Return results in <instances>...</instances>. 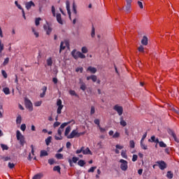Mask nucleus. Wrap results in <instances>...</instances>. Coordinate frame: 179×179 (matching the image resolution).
I'll list each match as a JSON object with an SVG mask.
<instances>
[{
    "instance_id": "27",
    "label": "nucleus",
    "mask_w": 179,
    "mask_h": 179,
    "mask_svg": "<svg viewBox=\"0 0 179 179\" xmlns=\"http://www.w3.org/2000/svg\"><path fill=\"white\" fill-rule=\"evenodd\" d=\"M70 132H71V127L69 126L66 128V130H65V132H64L65 136H69L68 135H69Z\"/></svg>"
},
{
    "instance_id": "25",
    "label": "nucleus",
    "mask_w": 179,
    "mask_h": 179,
    "mask_svg": "<svg viewBox=\"0 0 179 179\" xmlns=\"http://www.w3.org/2000/svg\"><path fill=\"white\" fill-rule=\"evenodd\" d=\"M121 156L123 157V159H128V155H127V151L126 150H122L121 152Z\"/></svg>"
},
{
    "instance_id": "41",
    "label": "nucleus",
    "mask_w": 179,
    "mask_h": 179,
    "mask_svg": "<svg viewBox=\"0 0 179 179\" xmlns=\"http://www.w3.org/2000/svg\"><path fill=\"white\" fill-rule=\"evenodd\" d=\"M141 148L143 149V150H148V145H145L143 143H141Z\"/></svg>"
},
{
    "instance_id": "18",
    "label": "nucleus",
    "mask_w": 179,
    "mask_h": 179,
    "mask_svg": "<svg viewBox=\"0 0 179 179\" xmlns=\"http://www.w3.org/2000/svg\"><path fill=\"white\" fill-rule=\"evenodd\" d=\"M57 17V20L58 22V23H59V24H64V22H62V18L61 17V14H57L56 15Z\"/></svg>"
},
{
    "instance_id": "58",
    "label": "nucleus",
    "mask_w": 179,
    "mask_h": 179,
    "mask_svg": "<svg viewBox=\"0 0 179 179\" xmlns=\"http://www.w3.org/2000/svg\"><path fill=\"white\" fill-rule=\"evenodd\" d=\"M146 136H148V133H145L143 135V137L141 140V143H143V141H145V139L146 138Z\"/></svg>"
},
{
    "instance_id": "11",
    "label": "nucleus",
    "mask_w": 179,
    "mask_h": 179,
    "mask_svg": "<svg viewBox=\"0 0 179 179\" xmlns=\"http://www.w3.org/2000/svg\"><path fill=\"white\" fill-rule=\"evenodd\" d=\"M62 132H64V130L62 129H58L57 130V135L55 136V139L56 141H62Z\"/></svg>"
},
{
    "instance_id": "60",
    "label": "nucleus",
    "mask_w": 179,
    "mask_h": 179,
    "mask_svg": "<svg viewBox=\"0 0 179 179\" xmlns=\"http://www.w3.org/2000/svg\"><path fill=\"white\" fill-rule=\"evenodd\" d=\"M59 125H61V122H56L54 123L53 124V128H57V127H59Z\"/></svg>"
},
{
    "instance_id": "2",
    "label": "nucleus",
    "mask_w": 179,
    "mask_h": 179,
    "mask_svg": "<svg viewBox=\"0 0 179 179\" xmlns=\"http://www.w3.org/2000/svg\"><path fill=\"white\" fill-rule=\"evenodd\" d=\"M16 138L17 141H19L20 145L24 146V143H26V141H24V136H23V134H22V133L19 130H17L16 131Z\"/></svg>"
},
{
    "instance_id": "26",
    "label": "nucleus",
    "mask_w": 179,
    "mask_h": 179,
    "mask_svg": "<svg viewBox=\"0 0 179 179\" xmlns=\"http://www.w3.org/2000/svg\"><path fill=\"white\" fill-rule=\"evenodd\" d=\"M78 166H80V167H83V166H85V164H86V162H85V160L80 159L78 161Z\"/></svg>"
},
{
    "instance_id": "33",
    "label": "nucleus",
    "mask_w": 179,
    "mask_h": 179,
    "mask_svg": "<svg viewBox=\"0 0 179 179\" xmlns=\"http://www.w3.org/2000/svg\"><path fill=\"white\" fill-rule=\"evenodd\" d=\"M168 134L169 135H171V136H173V138H176V134L174 133V131L173 130H171V129H168Z\"/></svg>"
},
{
    "instance_id": "5",
    "label": "nucleus",
    "mask_w": 179,
    "mask_h": 179,
    "mask_svg": "<svg viewBox=\"0 0 179 179\" xmlns=\"http://www.w3.org/2000/svg\"><path fill=\"white\" fill-rule=\"evenodd\" d=\"M25 107L29 110V111H33V103L29 99L26 98L24 99Z\"/></svg>"
},
{
    "instance_id": "50",
    "label": "nucleus",
    "mask_w": 179,
    "mask_h": 179,
    "mask_svg": "<svg viewBox=\"0 0 179 179\" xmlns=\"http://www.w3.org/2000/svg\"><path fill=\"white\" fill-rule=\"evenodd\" d=\"M91 80H92V82H97V76L94 75H92Z\"/></svg>"
},
{
    "instance_id": "17",
    "label": "nucleus",
    "mask_w": 179,
    "mask_h": 179,
    "mask_svg": "<svg viewBox=\"0 0 179 179\" xmlns=\"http://www.w3.org/2000/svg\"><path fill=\"white\" fill-rule=\"evenodd\" d=\"M83 155H93L92 151L89 148H87L85 150L83 149Z\"/></svg>"
},
{
    "instance_id": "35",
    "label": "nucleus",
    "mask_w": 179,
    "mask_h": 179,
    "mask_svg": "<svg viewBox=\"0 0 179 179\" xmlns=\"http://www.w3.org/2000/svg\"><path fill=\"white\" fill-rule=\"evenodd\" d=\"M53 171H57V173H61V167L59 166H55L53 168Z\"/></svg>"
},
{
    "instance_id": "24",
    "label": "nucleus",
    "mask_w": 179,
    "mask_h": 179,
    "mask_svg": "<svg viewBox=\"0 0 179 179\" xmlns=\"http://www.w3.org/2000/svg\"><path fill=\"white\" fill-rule=\"evenodd\" d=\"M52 139V136H48V137L45 140V142L47 146H49V145H50V143Z\"/></svg>"
},
{
    "instance_id": "28",
    "label": "nucleus",
    "mask_w": 179,
    "mask_h": 179,
    "mask_svg": "<svg viewBox=\"0 0 179 179\" xmlns=\"http://www.w3.org/2000/svg\"><path fill=\"white\" fill-rule=\"evenodd\" d=\"M55 157H56V159H58V160H61V159H64V155H62L61 153H57L55 155Z\"/></svg>"
},
{
    "instance_id": "37",
    "label": "nucleus",
    "mask_w": 179,
    "mask_h": 179,
    "mask_svg": "<svg viewBox=\"0 0 179 179\" xmlns=\"http://www.w3.org/2000/svg\"><path fill=\"white\" fill-rule=\"evenodd\" d=\"M44 156H48V152L45 150H41V157H43Z\"/></svg>"
},
{
    "instance_id": "7",
    "label": "nucleus",
    "mask_w": 179,
    "mask_h": 179,
    "mask_svg": "<svg viewBox=\"0 0 179 179\" xmlns=\"http://www.w3.org/2000/svg\"><path fill=\"white\" fill-rule=\"evenodd\" d=\"M57 106L58 107L57 110V114H61V113L62 112V109L64 108V105H62V100L57 99Z\"/></svg>"
},
{
    "instance_id": "21",
    "label": "nucleus",
    "mask_w": 179,
    "mask_h": 179,
    "mask_svg": "<svg viewBox=\"0 0 179 179\" xmlns=\"http://www.w3.org/2000/svg\"><path fill=\"white\" fill-rule=\"evenodd\" d=\"M42 92H43V93H41L40 94V97H41V99H43V97H44V96H45V92H47V87L46 86L43 87Z\"/></svg>"
},
{
    "instance_id": "19",
    "label": "nucleus",
    "mask_w": 179,
    "mask_h": 179,
    "mask_svg": "<svg viewBox=\"0 0 179 179\" xmlns=\"http://www.w3.org/2000/svg\"><path fill=\"white\" fill-rule=\"evenodd\" d=\"M2 92H3L6 95L10 94V90H9L8 87H3Z\"/></svg>"
},
{
    "instance_id": "1",
    "label": "nucleus",
    "mask_w": 179,
    "mask_h": 179,
    "mask_svg": "<svg viewBox=\"0 0 179 179\" xmlns=\"http://www.w3.org/2000/svg\"><path fill=\"white\" fill-rule=\"evenodd\" d=\"M71 55L74 58V59H78V58H81V59H83L86 58V56L83 55V53L79 51H76V49L72 50Z\"/></svg>"
},
{
    "instance_id": "32",
    "label": "nucleus",
    "mask_w": 179,
    "mask_h": 179,
    "mask_svg": "<svg viewBox=\"0 0 179 179\" xmlns=\"http://www.w3.org/2000/svg\"><path fill=\"white\" fill-rule=\"evenodd\" d=\"M129 146H130L131 149L135 148V141H134V140H131L129 141Z\"/></svg>"
},
{
    "instance_id": "56",
    "label": "nucleus",
    "mask_w": 179,
    "mask_h": 179,
    "mask_svg": "<svg viewBox=\"0 0 179 179\" xmlns=\"http://www.w3.org/2000/svg\"><path fill=\"white\" fill-rule=\"evenodd\" d=\"M115 148L116 149L119 150H121L122 149H124V146L123 145H121L120 144H117L115 145Z\"/></svg>"
},
{
    "instance_id": "4",
    "label": "nucleus",
    "mask_w": 179,
    "mask_h": 179,
    "mask_svg": "<svg viewBox=\"0 0 179 179\" xmlns=\"http://www.w3.org/2000/svg\"><path fill=\"white\" fill-rule=\"evenodd\" d=\"M120 169L122 170V171H127L128 170V162L124 159H120Z\"/></svg>"
},
{
    "instance_id": "46",
    "label": "nucleus",
    "mask_w": 179,
    "mask_h": 179,
    "mask_svg": "<svg viewBox=\"0 0 179 179\" xmlns=\"http://www.w3.org/2000/svg\"><path fill=\"white\" fill-rule=\"evenodd\" d=\"M79 160V157H73L71 162L73 163H78V161Z\"/></svg>"
},
{
    "instance_id": "54",
    "label": "nucleus",
    "mask_w": 179,
    "mask_h": 179,
    "mask_svg": "<svg viewBox=\"0 0 179 179\" xmlns=\"http://www.w3.org/2000/svg\"><path fill=\"white\" fill-rule=\"evenodd\" d=\"M120 132L116 131L113 136V139H117L120 136Z\"/></svg>"
},
{
    "instance_id": "22",
    "label": "nucleus",
    "mask_w": 179,
    "mask_h": 179,
    "mask_svg": "<svg viewBox=\"0 0 179 179\" xmlns=\"http://www.w3.org/2000/svg\"><path fill=\"white\" fill-rule=\"evenodd\" d=\"M141 44H143V45H148V37H143V39L141 40Z\"/></svg>"
},
{
    "instance_id": "30",
    "label": "nucleus",
    "mask_w": 179,
    "mask_h": 179,
    "mask_svg": "<svg viewBox=\"0 0 179 179\" xmlns=\"http://www.w3.org/2000/svg\"><path fill=\"white\" fill-rule=\"evenodd\" d=\"M81 83V85H80V89L81 90H83V92H85V90H86V84L83 82L80 83Z\"/></svg>"
},
{
    "instance_id": "29",
    "label": "nucleus",
    "mask_w": 179,
    "mask_h": 179,
    "mask_svg": "<svg viewBox=\"0 0 179 179\" xmlns=\"http://www.w3.org/2000/svg\"><path fill=\"white\" fill-rule=\"evenodd\" d=\"M16 124H22V116L20 115H18L16 119Z\"/></svg>"
},
{
    "instance_id": "48",
    "label": "nucleus",
    "mask_w": 179,
    "mask_h": 179,
    "mask_svg": "<svg viewBox=\"0 0 179 179\" xmlns=\"http://www.w3.org/2000/svg\"><path fill=\"white\" fill-rule=\"evenodd\" d=\"M40 20H41V18L38 17L35 20V24L36 26H38L40 24Z\"/></svg>"
},
{
    "instance_id": "13",
    "label": "nucleus",
    "mask_w": 179,
    "mask_h": 179,
    "mask_svg": "<svg viewBox=\"0 0 179 179\" xmlns=\"http://www.w3.org/2000/svg\"><path fill=\"white\" fill-rule=\"evenodd\" d=\"M66 10H67V13L69 15V19L71 20L72 18L71 17V3H69V1H66Z\"/></svg>"
},
{
    "instance_id": "14",
    "label": "nucleus",
    "mask_w": 179,
    "mask_h": 179,
    "mask_svg": "<svg viewBox=\"0 0 179 179\" xmlns=\"http://www.w3.org/2000/svg\"><path fill=\"white\" fill-rule=\"evenodd\" d=\"M31 6L34 7L36 6V4H34V2L33 1H29L25 3V8L27 9V10H29V9L31 8Z\"/></svg>"
},
{
    "instance_id": "6",
    "label": "nucleus",
    "mask_w": 179,
    "mask_h": 179,
    "mask_svg": "<svg viewBox=\"0 0 179 179\" xmlns=\"http://www.w3.org/2000/svg\"><path fill=\"white\" fill-rule=\"evenodd\" d=\"M66 48H69V42L68 41H62L60 43L59 53Z\"/></svg>"
},
{
    "instance_id": "45",
    "label": "nucleus",
    "mask_w": 179,
    "mask_h": 179,
    "mask_svg": "<svg viewBox=\"0 0 179 179\" xmlns=\"http://www.w3.org/2000/svg\"><path fill=\"white\" fill-rule=\"evenodd\" d=\"M97 169V166H92L88 170V173H94V170Z\"/></svg>"
},
{
    "instance_id": "3",
    "label": "nucleus",
    "mask_w": 179,
    "mask_h": 179,
    "mask_svg": "<svg viewBox=\"0 0 179 179\" xmlns=\"http://www.w3.org/2000/svg\"><path fill=\"white\" fill-rule=\"evenodd\" d=\"M85 131L83 132H78V130L74 129L71 131L70 135L67 136L68 139H73V138H75V136H77V138H79V136H82V135H85Z\"/></svg>"
},
{
    "instance_id": "36",
    "label": "nucleus",
    "mask_w": 179,
    "mask_h": 179,
    "mask_svg": "<svg viewBox=\"0 0 179 179\" xmlns=\"http://www.w3.org/2000/svg\"><path fill=\"white\" fill-rule=\"evenodd\" d=\"M120 125H122V127H127V122L123 120L122 117H120Z\"/></svg>"
},
{
    "instance_id": "12",
    "label": "nucleus",
    "mask_w": 179,
    "mask_h": 179,
    "mask_svg": "<svg viewBox=\"0 0 179 179\" xmlns=\"http://www.w3.org/2000/svg\"><path fill=\"white\" fill-rule=\"evenodd\" d=\"M157 164H158L160 170H164L167 169V164L164 161H158L157 162Z\"/></svg>"
},
{
    "instance_id": "31",
    "label": "nucleus",
    "mask_w": 179,
    "mask_h": 179,
    "mask_svg": "<svg viewBox=\"0 0 179 179\" xmlns=\"http://www.w3.org/2000/svg\"><path fill=\"white\" fill-rule=\"evenodd\" d=\"M81 51H82L83 54H87V52H89V50H87V48L86 46H83L81 48Z\"/></svg>"
},
{
    "instance_id": "16",
    "label": "nucleus",
    "mask_w": 179,
    "mask_h": 179,
    "mask_svg": "<svg viewBox=\"0 0 179 179\" xmlns=\"http://www.w3.org/2000/svg\"><path fill=\"white\" fill-rule=\"evenodd\" d=\"M87 72H90L91 73H96V72H97V69L90 66L87 69Z\"/></svg>"
},
{
    "instance_id": "53",
    "label": "nucleus",
    "mask_w": 179,
    "mask_h": 179,
    "mask_svg": "<svg viewBox=\"0 0 179 179\" xmlns=\"http://www.w3.org/2000/svg\"><path fill=\"white\" fill-rule=\"evenodd\" d=\"M172 111H173V113H176V114H178V115H179V108H172Z\"/></svg>"
},
{
    "instance_id": "15",
    "label": "nucleus",
    "mask_w": 179,
    "mask_h": 179,
    "mask_svg": "<svg viewBox=\"0 0 179 179\" xmlns=\"http://www.w3.org/2000/svg\"><path fill=\"white\" fill-rule=\"evenodd\" d=\"M15 4L18 8V9H20L22 10L23 17H24V19H26V15L24 14V10H23V8H22V6L17 3V1H15Z\"/></svg>"
},
{
    "instance_id": "8",
    "label": "nucleus",
    "mask_w": 179,
    "mask_h": 179,
    "mask_svg": "<svg viewBox=\"0 0 179 179\" xmlns=\"http://www.w3.org/2000/svg\"><path fill=\"white\" fill-rule=\"evenodd\" d=\"M113 110H115V111H117L118 115H121L122 113H124V108H122V106L119 105H115L113 107Z\"/></svg>"
},
{
    "instance_id": "9",
    "label": "nucleus",
    "mask_w": 179,
    "mask_h": 179,
    "mask_svg": "<svg viewBox=\"0 0 179 179\" xmlns=\"http://www.w3.org/2000/svg\"><path fill=\"white\" fill-rule=\"evenodd\" d=\"M126 2H127V4H126L124 11L126 12V13H129V12H131L132 0H126Z\"/></svg>"
},
{
    "instance_id": "47",
    "label": "nucleus",
    "mask_w": 179,
    "mask_h": 179,
    "mask_svg": "<svg viewBox=\"0 0 179 179\" xmlns=\"http://www.w3.org/2000/svg\"><path fill=\"white\" fill-rule=\"evenodd\" d=\"M3 43H2V41L0 40V54L2 53V51H3Z\"/></svg>"
},
{
    "instance_id": "55",
    "label": "nucleus",
    "mask_w": 179,
    "mask_h": 179,
    "mask_svg": "<svg viewBox=\"0 0 179 179\" xmlns=\"http://www.w3.org/2000/svg\"><path fill=\"white\" fill-rule=\"evenodd\" d=\"M69 94H71V96H78V94H76V92H75V90H71L69 91Z\"/></svg>"
},
{
    "instance_id": "52",
    "label": "nucleus",
    "mask_w": 179,
    "mask_h": 179,
    "mask_svg": "<svg viewBox=\"0 0 179 179\" xmlns=\"http://www.w3.org/2000/svg\"><path fill=\"white\" fill-rule=\"evenodd\" d=\"M1 75H3V76L5 79H6V78H8V73H6V71H5V70L1 71Z\"/></svg>"
},
{
    "instance_id": "10",
    "label": "nucleus",
    "mask_w": 179,
    "mask_h": 179,
    "mask_svg": "<svg viewBox=\"0 0 179 179\" xmlns=\"http://www.w3.org/2000/svg\"><path fill=\"white\" fill-rule=\"evenodd\" d=\"M43 29L45 31H46V34H48V36H50L51 34V31H52V28H51V27L48 25V22H46V24L43 25Z\"/></svg>"
},
{
    "instance_id": "51",
    "label": "nucleus",
    "mask_w": 179,
    "mask_h": 179,
    "mask_svg": "<svg viewBox=\"0 0 179 179\" xmlns=\"http://www.w3.org/2000/svg\"><path fill=\"white\" fill-rule=\"evenodd\" d=\"M95 113H96V108H94V106H91V111H90L91 115H93V114H94Z\"/></svg>"
},
{
    "instance_id": "23",
    "label": "nucleus",
    "mask_w": 179,
    "mask_h": 179,
    "mask_svg": "<svg viewBox=\"0 0 179 179\" xmlns=\"http://www.w3.org/2000/svg\"><path fill=\"white\" fill-rule=\"evenodd\" d=\"M46 62H47L48 66H52V57H49L48 59H47Z\"/></svg>"
},
{
    "instance_id": "40",
    "label": "nucleus",
    "mask_w": 179,
    "mask_h": 179,
    "mask_svg": "<svg viewBox=\"0 0 179 179\" xmlns=\"http://www.w3.org/2000/svg\"><path fill=\"white\" fill-rule=\"evenodd\" d=\"M83 149H85V147H82L80 149H78L76 151V155H79L80 153H83Z\"/></svg>"
},
{
    "instance_id": "64",
    "label": "nucleus",
    "mask_w": 179,
    "mask_h": 179,
    "mask_svg": "<svg viewBox=\"0 0 179 179\" xmlns=\"http://www.w3.org/2000/svg\"><path fill=\"white\" fill-rule=\"evenodd\" d=\"M138 160V155H134L132 157V162H136Z\"/></svg>"
},
{
    "instance_id": "42",
    "label": "nucleus",
    "mask_w": 179,
    "mask_h": 179,
    "mask_svg": "<svg viewBox=\"0 0 179 179\" xmlns=\"http://www.w3.org/2000/svg\"><path fill=\"white\" fill-rule=\"evenodd\" d=\"M1 147L2 150H8V149H9L8 145H6L5 144H1Z\"/></svg>"
},
{
    "instance_id": "39",
    "label": "nucleus",
    "mask_w": 179,
    "mask_h": 179,
    "mask_svg": "<svg viewBox=\"0 0 179 179\" xmlns=\"http://www.w3.org/2000/svg\"><path fill=\"white\" fill-rule=\"evenodd\" d=\"M73 13H74V15L78 14V11L76 10V5L75 3H73Z\"/></svg>"
},
{
    "instance_id": "62",
    "label": "nucleus",
    "mask_w": 179,
    "mask_h": 179,
    "mask_svg": "<svg viewBox=\"0 0 179 179\" xmlns=\"http://www.w3.org/2000/svg\"><path fill=\"white\" fill-rule=\"evenodd\" d=\"M76 72H80V73H82L83 72V67L77 68L76 69Z\"/></svg>"
},
{
    "instance_id": "38",
    "label": "nucleus",
    "mask_w": 179,
    "mask_h": 179,
    "mask_svg": "<svg viewBox=\"0 0 179 179\" xmlns=\"http://www.w3.org/2000/svg\"><path fill=\"white\" fill-rule=\"evenodd\" d=\"M8 64H9V57H6L3 62V66H6V65H8Z\"/></svg>"
},
{
    "instance_id": "34",
    "label": "nucleus",
    "mask_w": 179,
    "mask_h": 179,
    "mask_svg": "<svg viewBox=\"0 0 179 179\" xmlns=\"http://www.w3.org/2000/svg\"><path fill=\"white\" fill-rule=\"evenodd\" d=\"M173 176H174V175L171 173V171H169L167 172V174H166L167 178L171 179V178H173Z\"/></svg>"
},
{
    "instance_id": "44",
    "label": "nucleus",
    "mask_w": 179,
    "mask_h": 179,
    "mask_svg": "<svg viewBox=\"0 0 179 179\" xmlns=\"http://www.w3.org/2000/svg\"><path fill=\"white\" fill-rule=\"evenodd\" d=\"M41 104H43V101H38L34 103V106L35 107H40V106H41Z\"/></svg>"
},
{
    "instance_id": "61",
    "label": "nucleus",
    "mask_w": 179,
    "mask_h": 179,
    "mask_svg": "<svg viewBox=\"0 0 179 179\" xmlns=\"http://www.w3.org/2000/svg\"><path fill=\"white\" fill-rule=\"evenodd\" d=\"M20 129L21 131H26V124H21Z\"/></svg>"
},
{
    "instance_id": "49",
    "label": "nucleus",
    "mask_w": 179,
    "mask_h": 179,
    "mask_svg": "<svg viewBox=\"0 0 179 179\" xmlns=\"http://www.w3.org/2000/svg\"><path fill=\"white\" fill-rule=\"evenodd\" d=\"M138 50L139 52H145V48H143L142 45H140L138 48Z\"/></svg>"
},
{
    "instance_id": "20",
    "label": "nucleus",
    "mask_w": 179,
    "mask_h": 179,
    "mask_svg": "<svg viewBox=\"0 0 179 179\" xmlns=\"http://www.w3.org/2000/svg\"><path fill=\"white\" fill-rule=\"evenodd\" d=\"M43 176H44V175H43V173H39L35 175V176L32 178V179H41V178H43Z\"/></svg>"
},
{
    "instance_id": "63",
    "label": "nucleus",
    "mask_w": 179,
    "mask_h": 179,
    "mask_svg": "<svg viewBox=\"0 0 179 179\" xmlns=\"http://www.w3.org/2000/svg\"><path fill=\"white\" fill-rule=\"evenodd\" d=\"M94 124H96V125H98V127H100V120L95 119L94 120Z\"/></svg>"
},
{
    "instance_id": "43",
    "label": "nucleus",
    "mask_w": 179,
    "mask_h": 179,
    "mask_svg": "<svg viewBox=\"0 0 179 179\" xmlns=\"http://www.w3.org/2000/svg\"><path fill=\"white\" fill-rule=\"evenodd\" d=\"M159 145L160 148H167V145L163 141H160Z\"/></svg>"
},
{
    "instance_id": "57",
    "label": "nucleus",
    "mask_w": 179,
    "mask_h": 179,
    "mask_svg": "<svg viewBox=\"0 0 179 179\" xmlns=\"http://www.w3.org/2000/svg\"><path fill=\"white\" fill-rule=\"evenodd\" d=\"M66 125H68V123L64 122V123L62 124L61 126L59 128L60 129H63V131H64V128H65V127H66Z\"/></svg>"
},
{
    "instance_id": "59",
    "label": "nucleus",
    "mask_w": 179,
    "mask_h": 179,
    "mask_svg": "<svg viewBox=\"0 0 179 179\" xmlns=\"http://www.w3.org/2000/svg\"><path fill=\"white\" fill-rule=\"evenodd\" d=\"M32 31L35 36V37H38L39 34H38V32L36 31V29H34V28H32Z\"/></svg>"
}]
</instances>
